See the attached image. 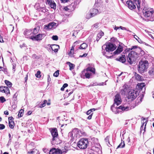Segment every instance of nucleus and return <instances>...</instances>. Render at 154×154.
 <instances>
[{
	"label": "nucleus",
	"mask_w": 154,
	"mask_h": 154,
	"mask_svg": "<svg viewBox=\"0 0 154 154\" xmlns=\"http://www.w3.org/2000/svg\"><path fill=\"white\" fill-rule=\"evenodd\" d=\"M99 23H96L93 25V28L97 29L98 27Z\"/></svg>",
	"instance_id": "53"
},
{
	"label": "nucleus",
	"mask_w": 154,
	"mask_h": 154,
	"mask_svg": "<svg viewBox=\"0 0 154 154\" xmlns=\"http://www.w3.org/2000/svg\"><path fill=\"white\" fill-rule=\"evenodd\" d=\"M74 54V51H72V50H70L68 54L71 57H73Z\"/></svg>",
	"instance_id": "45"
},
{
	"label": "nucleus",
	"mask_w": 154,
	"mask_h": 154,
	"mask_svg": "<svg viewBox=\"0 0 154 154\" xmlns=\"http://www.w3.org/2000/svg\"><path fill=\"white\" fill-rule=\"evenodd\" d=\"M144 97V95L143 94H142L141 95V97L140 96L139 97L137 98V100H138V103H140L141 102L142 100V99L143 97Z\"/></svg>",
	"instance_id": "39"
},
{
	"label": "nucleus",
	"mask_w": 154,
	"mask_h": 154,
	"mask_svg": "<svg viewBox=\"0 0 154 154\" xmlns=\"http://www.w3.org/2000/svg\"><path fill=\"white\" fill-rule=\"evenodd\" d=\"M102 52L103 54V55H105L106 56V57H108V56L106 55H105V54H106V52L105 51V49H102Z\"/></svg>",
	"instance_id": "54"
},
{
	"label": "nucleus",
	"mask_w": 154,
	"mask_h": 154,
	"mask_svg": "<svg viewBox=\"0 0 154 154\" xmlns=\"http://www.w3.org/2000/svg\"><path fill=\"white\" fill-rule=\"evenodd\" d=\"M88 145V141L87 138H82L78 142L77 145L80 149H86Z\"/></svg>",
	"instance_id": "5"
},
{
	"label": "nucleus",
	"mask_w": 154,
	"mask_h": 154,
	"mask_svg": "<svg viewBox=\"0 0 154 154\" xmlns=\"http://www.w3.org/2000/svg\"><path fill=\"white\" fill-rule=\"evenodd\" d=\"M47 102V100H44L43 103H41L39 106V107L40 108H42L44 106H45L46 105V104Z\"/></svg>",
	"instance_id": "35"
},
{
	"label": "nucleus",
	"mask_w": 154,
	"mask_h": 154,
	"mask_svg": "<svg viewBox=\"0 0 154 154\" xmlns=\"http://www.w3.org/2000/svg\"><path fill=\"white\" fill-rule=\"evenodd\" d=\"M88 47V45L85 43H83L79 47V48L80 49H85Z\"/></svg>",
	"instance_id": "28"
},
{
	"label": "nucleus",
	"mask_w": 154,
	"mask_h": 154,
	"mask_svg": "<svg viewBox=\"0 0 154 154\" xmlns=\"http://www.w3.org/2000/svg\"><path fill=\"white\" fill-rule=\"evenodd\" d=\"M67 150L66 151H62L59 149L53 148L51 149L49 152V154H62L64 152H66Z\"/></svg>",
	"instance_id": "9"
},
{
	"label": "nucleus",
	"mask_w": 154,
	"mask_h": 154,
	"mask_svg": "<svg viewBox=\"0 0 154 154\" xmlns=\"http://www.w3.org/2000/svg\"><path fill=\"white\" fill-rule=\"evenodd\" d=\"M85 70L86 71H87L88 72H89V71H90L91 72H92L94 74L95 73V70L94 68H93L91 67H88Z\"/></svg>",
	"instance_id": "26"
},
{
	"label": "nucleus",
	"mask_w": 154,
	"mask_h": 154,
	"mask_svg": "<svg viewBox=\"0 0 154 154\" xmlns=\"http://www.w3.org/2000/svg\"><path fill=\"white\" fill-rule=\"evenodd\" d=\"M92 75V74L87 71H86V70H84L82 72V74L81 75V78L85 79V78L87 79H89L90 78V76Z\"/></svg>",
	"instance_id": "13"
},
{
	"label": "nucleus",
	"mask_w": 154,
	"mask_h": 154,
	"mask_svg": "<svg viewBox=\"0 0 154 154\" xmlns=\"http://www.w3.org/2000/svg\"><path fill=\"white\" fill-rule=\"evenodd\" d=\"M114 103L111 107V109L116 113H118L117 110L118 109H121L123 111H127L129 110V107L126 106L125 105H122L118 108H115V104H116L117 106H118L121 103L122 100L120 95L119 94H117L115 96V98L114 99Z\"/></svg>",
	"instance_id": "1"
},
{
	"label": "nucleus",
	"mask_w": 154,
	"mask_h": 154,
	"mask_svg": "<svg viewBox=\"0 0 154 154\" xmlns=\"http://www.w3.org/2000/svg\"><path fill=\"white\" fill-rule=\"evenodd\" d=\"M40 73L41 72L40 71H38L37 73L35 74L36 77L38 78H40L41 77Z\"/></svg>",
	"instance_id": "42"
},
{
	"label": "nucleus",
	"mask_w": 154,
	"mask_h": 154,
	"mask_svg": "<svg viewBox=\"0 0 154 154\" xmlns=\"http://www.w3.org/2000/svg\"><path fill=\"white\" fill-rule=\"evenodd\" d=\"M32 33V30L31 29H26L24 32V34L26 36H29Z\"/></svg>",
	"instance_id": "22"
},
{
	"label": "nucleus",
	"mask_w": 154,
	"mask_h": 154,
	"mask_svg": "<svg viewBox=\"0 0 154 154\" xmlns=\"http://www.w3.org/2000/svg\"><path fill=\"white\" fill-rule=\"evenodd\" d=\"M136 51L137 52L131 51L127 56V61L130 64H132L135 61L138 55H139L140 56H142L145 54L144 51L142 50L140 47H138Z\"/></svg>",
	"instance_id": "2"
},
{
	"label": "nucleus",
	"mask_w": 154,
	"mask_h": 154,
	"mask_svg": "<svg viewBox=\"0 0 154 154\" xmlns=\"http://www.w3.org/2000/svg\"><path fill=\"white\" fill-rule=\"evenodd\" d=\"M123 89L121 90V93L122 94H125L126 93H128L129 91V88L128 85L126 84L124 85Z\"/></svg>",
	"instance_id": "17"
},
{
	"label": "nucleus",
	"mask_w": 154,
	"mask_h": 154,
	"mask_svg": "<svg viewBox=\"0 0 154 154\" xmlns=\"http://www.w3.org/2000/svg\"><path fill=\"white\" fill-rule=\"evenodd\" d=\"M87 55V54H84L82 55H80L79 56V57H85Z\"/></svg>",
	"instance_id": "63"
},
{
	"label": "nucleus",
	"mask_w": 154,
	"mask_h": 154,
	"mask_svg": "<svg viewBox=\"0 0 154 154\" xmlns=\"http://www.w3.org/2000/svg\"><path fill=\"white\" fill-rule=\"evenodd\" d=\"M63 3H66L67 2L69 1V0H60Z\"/></svg>",
	"instance_id": "60"
},
{
	"label": "nucleus",
	"mask_w": 154,
	"mask_h": 154,
	"mask_svg": "<svg viewBox=\"0 0 154 154\" xmlns=\"http://www.w3.org/2000/svg\"><path fill=\"white\" fill-rule=\"evenodd\" d=\"M145 120V119L144 118H143V122H142V123H143V124L141 125L140 128V131L141 132H142L143 131V134L145 131V129L146 128V124L147 123V121H145V122L144 121Z\"/></svg>",
	"instance_id": "15"
},
{
	"label": "nucleus",
	"mask_w": 154,
	"mask_h": 154,
	"mask_svg": "<svg viewBox=\"0 0 154 154\" xmlns=\"http://www.w3.org/2000/svg\"><path fill=\"white\" fill-rule=\"evenodd\" d=\"M98 85V83L97 82L93 83L92 84H91L90 85H89V87L93 86H96Z\"/></svg>",
	"instance_id": "48"
},
{
	"label": "nucleus",
	"mask_w": 154,
	"mask_h": 154,
	"mask_svg": "<svg viewBox=\"0 0 154 154\" xmlns=\"http://www.w3.org/2000/svg\"><path fill=\"white\" fill-rule=\"evenodd\" d=\"M80 41H77L75 42H74L73 43V44L76 46V45L79 44V43Z\"/></svg>",
	"instance_id": "61"
},
{
	"label": "nucleus",
	"mask_w": 154,
	"mask_h": 154,
	"mask_svg": "<svg viewBox=\"0 0 154 154\" xmlns=\"http://www.w3.org/2000/svg\"><path fill=\"white\" fill-rule=\"evenodd\" d=\"M51 133L53 137L51 143L53 144L55 143L54 141L57 138L58 134L57 129L56 128H53L51 131Z\"/></svg>",
	"instance_id": "7"
},
{
	"label": "nucleus",
	"mask_w": 154,
	"mask_h": 154,
	"mask_svg": "<svg viewBox=\"0 0 154 154\" xmlns=\"http://www.w3.org/2000/svg\"><path fill=\"white\" fill-rule=\"evenodd\" d=\"M109 136H107L106 138H105V141L106 142H108V143L110 145V143H109Z\"/></svg>",
	"instance_id": "50"
},
{
	"label": "nucleus",
	"mask_w": 154,
	"mask_h": 154,
	"mask_svg": "<svg viewBox=\"0 0 154 154\" xmlns=\"http://www.w3.org/2000/svg\"><path fill=\"white\" fill-rule=\"evenodd\" d=\"M144 1L145 0H135V3L139 11H140L142 9L140 6V3H142L143 5L145 4Z\"/></svg>",
	"instance_id": "14"
},
{
	"label": "nucleus",
	"mask_w": 154,
	"mask_h": 154,
	"mask_svg": "<svg viewBox=\"0 0 154 154\" xmlns=\"http://www.w3.org/2000/svg\"><path fill=\"white\" fill-rule=\"evenodd\" d=\"M8 124L9 127L10 128L13 129L14 128V122H9Z\"/></svg>",
	"instance_id": "33"
},
{
	"label": "nucleus",
	"mask_w": 154,
	"mask_h": 154,
	"mask_svg": "<svg viewBox=\"0 0 154 154\" xmlns=\"http://www.w3.org/2000/svg\"><path fill=\"white\" fill-rule=\"evenodd\" d=\"M124 46V44H123L121 42H119V46L118 47L117 49L115 51L113 52V54H112V55L113 56L114 55H115L116 54H118L122 52L123 51V48Z\"/></svg>",
	"instance_id": "10"
},
{
	"label": "nucleus",
	"mask_w": 154,
	"mask_h": 154,
	"mask_svg": "<svg viewBox=\"0 0 154 154\" xmlns=\"http://www.w3.org/2000/svg\"><path fill=\"white\" fill-rule=\"evenodd\" d=\"M138 47H139L137 46H132L131 48H129V49L127 51H128L131 50L133 49H134V48H136V49H137Z\"/></svg>",
	"instance_id": "47"
},
{
	"label": "nucleus",
	"mask_w": 154,
	"mask_h": 154,
	"mask_svg": "<svg viewBox=\"0 0 154 154\" xmlns=\"http://www.w3.org/2000/svg\"><path fill=\"white\" fill-rule=\"evenodd\" d=\"M116 60L123 63H125L126 61V57L125 55H122L119 58H117Z\"/></svg>",
	"instance_id": "19"
},
{
	"label": "nucleus",
	"mask_w": 154,
	"mask_h": 154,
	"mask_svg": "<svg viewBox=\"0 0 154 154\" xmlns=\"http://www.w3.org/2000/svg\"><path fill=\"white\" fill-rule=\"evenodd\" d=\"M44 27V29L47 30H48L53 28L51 24V23H49L48 24L45 25Z\"/></svg>",
	"instance_id": "25"
},
{
	"label": "nucleus",
	"mask_w": 154,
	"mask_h": 154,
	"mask_svg": "<svg viewBox=\"0 0 154 154\" xmlns=\"http://www.w3.org/2000/svg\"><path fill=\"white\" fill-rule=\"evenodd\" d=\"M93 114H91V115H89L88 117H87V119H91L92 118V115Z\"/></svg>",
	"instance_id": "62"
},
{
	"label": "nucleus",
	"mask_w": 154,
	"mask_h": 154,
	"mask_svg": "<svg viewBox=\"0 0 154 154\" xmlns=\"http://www.w3.org/2000/svg\"><path fill=\"white\" fill-rule=\"evenodd\" d=\"M13 119H14L12 116L9 117L8 118L9 122H14L13 120Z\"/></svg>",
	"instance_id": "52"
},
{
	"label": "nucleus",
	"mask_w": 154,
	"mask_h": 154,
	"mask_svg": "<svg viewBox=\"0 0 154 154\" xmlns=\"http://www.w3.org/2000/svg\"><path fill=\"white\" fill-rule=\"evenodd\" d=\"M24 110L22 109L20 110L18 115L19 117H21L23 116L24 113Z\"/></svg>",
	"instance_id": "32"
},
{
	"label": "nucleus",
	"mask_w": 154,
	"mask_h": 154,
	"mask_svg": "<svg viewBox=\"0 0 154 154\" xmlns=\"http://www.w3.org/2000/svg\"><path fill=\"white\" fill-rule=\"evenodd\" d=\"M46 36V35L45 34H39L35 36H32L30 38L32 39L33 40H41L43 37H45Z\"/></svg>",
	"instance_id": "12"
},
{
	"label": "nucleus",
	"mask_w": 154,
	"mask_h": 154,
	"mask_svg": "<svg viewBox=\"0 0 154 154\" xmlns=\"http://www.w3.org/2000/svg\"><path fill=\"white\" fill-rule=\"evenodd\" d=\"M69 64V69L71 70L72 69H73L74 68L75 65L74 64H72L70 63L69 62H68L67 63Z\"/></svg>",
	"instance_id": "37"
},
{
	"label": "nucleus",
	"mask_w": 154,
	"mask_h": 154,
	"mask_svg": "<svg viewBox=\"0 0 154 154\" xmlns=\"http://www.w3.org/2000/svg\"><path fill=\"white\" fill-rule=\"evenodd\" d=\"M52 39L55 41H57L58 39V37L57 35H53L52 37Z\"/></svg>",
	"instance_id": "46"
},
{
	"label": "nucleus",
	"mask_w": 154,
	"mask_h": 154,
	"mask_svg": "<svg viewBox=\"0 0 154 154\" xmlns=\"http://www.w3.org/2000/svg\"><path fill=\"white\" fill-rule=\"evenodd\" d=\"M137 41H138V42L139 43H142L143 44H145V45H148V44H147V43H146L145 42H143V41H142L139 38H138V39L137 40Z\"/></svg>",
	"instance_id": "41"
},
{
	"label": "nucleus",
	"mask_w": 154,
	"mask_h": 154,
	"mask_svg": "<svg viewBox=\"0 0 154 154\" xmlns=\"http://www.w3.org/2000/svg\"><path fill=\"white\" fill-rule=\"evenodd\" d=\"M59 70H57L56 71L54 74L53 75L56 77H57L59 75Z\"/></svg>",
	"instance_id": "44"
},
{
	"label": "nucleus",
	"mask_w": 154,
	"mask_h": 154,
	"mask_svg": "<svg viewBox=\"0 0 154 154\" xmlns=\"http://www.w3.org/2000/svg\"><path fill=\"white\" fill-rule=\"evenodd\" d=\"M87 154H97V152H95L93 150L91 149L88 150Z\"/></svg>",
	"instance_id": "36"
},
{
	"label": "nucleus",
	"mask_w": 154,
	"mask_h": 154,
	"mask_svg": "<svg viewBox=\"0 0 154 154\" xmlns=\"http://www.w3.org/2000/svg\"><path fill=\"white\" fill-rule=\"evenodd\" d=\"M47 2L49 5H50L52 2H53L52 0H47Z\"/></svg>",
	"instance_id": "58"
},
{
	"label": "nucleus",
	"mask_w": 154,
	"mask_h": 154,
	"mask_svg": "<svg viewBox=\"0 0 154 154\" xmlns=\"http://www.w3.org/2000/svg\"><path fill=\"white\" fill-rule=\"evenodd\" d=\"M51 23L53 28H55L56 26V23L52 22Z\"/></svg>",
	"instance_id": "51"
},
{
	"label": "nucleus",
	"mask_w": 154,
	"mask_h": 154,
	"mask_svg": "<svg viewBox=\"0 0 154 154\" xmlns=\"http://www.w3.org/2000/svg\"><path fill=\"white\" fill-rule=\"evenodd\" d=\"M136 79L139 81H142V76L136 73L135 75Z\"/></svg>",
	"instance_id": "29"
},
{
	"label": "nucleus",
	"mask_w": 154,
	"mask_h": 154,
	"mask_svg": "<svg viewBox=\"0 0 154 154\" xmlns=\"http://www.w3.org/2000/svg\"><path fill=\"white\" fill-rule=\"evenodd\" d=\"M138 89L140 90H143L144 88V90H145V84L144 83H141L140 84H138L137 85Z\"/></svg>",
	"instance_id": "21"
},
{
	"label": "nucleus",
	"mask_w": 154,
	"mask_h": 154,
	"mask_svg": "<svg viewBox=\"0 0 154 154\" xmlns=\"http://www.w3.org/2000/svg\"><path fill=\"white\" fill-rule=\"evenodd\" d=\"M75 46V45L74 44H73L70 50L72 51H74V48Z\"/></svg>",
	"instance_id": "64"
},
{
	"label": "nucleus",
	"mask_w": 154,
	"mask_h": 154,
	"mask_svg": "<svg viewBox=\"0 0 154 154\" xmlns=\"http://www.w3.org/2000/svg\"><path fill=\"white\" fill-rule=\"evenodd\" d=\"M91 114H93V113L92 112H91V110H89L86 112V114L87 115H90Z\"/></svg>",
	"instance_id": "56"
},
{
	"label": "nucleus",
	"mask_w": 154,
	"mask_h": 154,
	"mask_svg": "<svg viewBox=\"0 0 154 154\" xmlns=\"http://www.w3.org/2000/svg\"><path fill=\"white\" fill-rule=\"evenodd\" d=\"M101 38V37L98 34H97V36L96 40L97 42H98L100 39Z\"/></svg>",
	"instance_id": "55"
},
{
	"label": "nucleus",
	"mask_w": 154,
	"mask_h": 154,
	"mask_svg": "<svg viewBox=\"0 0 154 154\" xmlns=\"http://www.w3.org/2000/svg\"><path fill=\"white\" fill-rule=\"evenodd\" d=\"M28 153L29 154H39L40 153L38 150L35 149H33L32 150L28 151Z\"/></svg>",
	"instance_id": "24"
},
{
	"label": "nucleus",
	"mask_w": 154,
	"mask_h": 154,
	"mask_svg": "<svg viewBox=\"0 0 154 154\" xmlns=\"http://www.w3.org/2000/svg\"><path fill=\"white\" fill-rule=\"evenodd\" d=\"M126 3L128 8L132 10L136 8L135 0H134V2L131 0H128L127 1Z\"/></svg>",
	"instance_id": "11"
},
{
	"label": "nucleus",
	"mask_w": 154,
	"mask_h": 154,
	"mask_svg": "<svg viewBox=\"0 0 154 154\" xmlns=\"http://www.w3.org/2000/svg\"><path fill=\"white\" fill-rule=\"evenodd\" d=\"M142 11L144 17H143V20L147 21H154V11L152 9L144 7Z\"/></svg>",
	"instance_id": "3"
},
{
	"label": "nucleus",
	"mask_w": 154,
	"mask_h": 154,
	"mask_svg": "<svg viewBox=\"0 0 154 154\" xmlns=\"http://www.w3.org/2000/svg\"><path fill=\"white\" fill-rule=\"evenodd\" d=\"M6 101V100L5 98L2 96L0 97V102L1 103H3Z\"/></svg>",
	"instance_id": "43"
},
{
	"label": "nucleus",
	"mask_w": 154,
	"mask_h": 154,
	"mask_svg": "<svg viewBox=\"0 0 154 154\" xmlns=\"http://www.w3.org/2000/svg\"><path fill=\"white\" fill-rule=\"evenodd\" d=\"M0 91L3 93H5L6 94H10L9 90L8 87L6 86L0 87Z\"/></svg>",
	"instance_id": "16"
},
{
	"label": "nucleus",
	"mask_w": 154,
	"mask_h": 154,
	"mask_svg": "<svg viewBox=\"0 0 154 154\" xmlns=\"http://www.w3.org/2000/svg\"><path fill=\"white\" fill-rule=\"evenodd\" d=\"M68 86V85L67 83H65L64 84L62 87L60 89V90L62 91H63L64 90V89L65 88L67 87Z\"/></svg>",
	"instance_id": "40"
},
{
	"label": "nucleus",
	"mask_w": 154,
	"mask_h": 154,
	"mask_svg": "<svg viewBox=\"0 0 154 154\" xmlns=\"http://www.w3.org/2000/svg\"><path fill=\"white\" fill-rule=\"evenodd\" d=\"M149 63L146 60H141L139 63L138 67V70L141 74L146 71L149 67Z\"/></svg>",
	"instance_id": "4"
},
{
	"label": "nucleus",
	"mask_w": 154,
	"mask_h": 154,
	"mask_svg": "<svg viewBox=\"0 0 154 154\" xmlns=\"http://www.w3.org/2000/svg\"><path fill=\"white\" fill-rule=\"evenodd\" d=\"M5 82L8 87L11 88V87L12 83L9 81L5 80Z\"/></svg>",
	"instance_id": "31"
},
{
	"label": "nucleus",
	"mask_w": 154,
	"mask_h": 154,
	"mask_svg": "<svg viewBox=\"0 0 154 154\" xmlns=\"http://www.w3.org/2000/svg\"><path fill=\"white\" fill-rule=\"evenodd\" d=\"M98 34L100 35L101 37H102V36H103L104 35V33L102 32H99Z\"/></svg>",
	"instance_id": "59"
},
{
	"label": "nucleus",
	"mask_w": 154,
	"mask_h": 154,
	"mask_svg": "<svg viewBox=\"0 0 154 154\" xmlns=\"http://www.w3.org/2000/svg\"><path fill=\"white\" fill-rule=\"evenodd\" d=\"M138 95V93L137 91L134 90L129 91L128 97V98L131 99L132 100H133L135 99Z\"/></svg>",
	"instance_id": "8"
},
{
	"label": "nucleus",
	"mask_w": 154,
	"mask_h": 154,
	"mask_svg": "<svg viewBox=\"0 0 154 154\" xmlns=\"http://www.w3.org/2000/svg\"><path fill=\"white\" fill-rule=\"evenodd\" d=\"M98 12V10L97 9L93 8L90 10V17L94 16Z\"/></svg>",
	"instance_id": "20"
},
{
	"label": "nucleus",
	"mask_w": 154,
	"mask_h": 154,
	"mask_svg": "<svg viewBox=\"0 0 154 154\" xmlns=\"http://www.w3.org/2000/svg\"><path fill=\"white\" fill-rule=\"evenodd\" d=\"M13 65V70L14 72L15 71V68H16V65L14 63L12 64Z\"/></svg>",
	"instance_id": "57"
},
{
	"label": "nucleus",
	"mask_w": 154,
	"mask_h": 154,
	"mask_svg": "<svg viewBox=\"0 0 154 154\" xmlns=\"http://www.w3.org/2000/svg\"><path fill=\"white\" fill-rule=\"evenodd\" d=\"M50 6L52 8H53L54 9H56V4L54 2V1H53V2H52L50 5Z\"/></svg>",
	"instance_id": "38"
},
{
	"label": "nucleus",
	"mask_w": 154,
	"mask_h": 154,
	"mask_svg": "<svg viewBox=\"0 0 154 154\" xmlns=\"http://www.w3.org/2000/svg\"><path fill=\"white\" fill-rule=\"evenodd\" d=\"M116 46L115 45L109 43L107 45H104L102 46V49H105V50L107 52L112 51L116 48Z\"/></svg>",
	"instance_id": "6"
},
{
	"label": "nucleus",
	"mask_w": 154,
	"mask_h": 154,
	"mask_svg": "<svg viewBox=\"0 0 154 154\" xmlns=\"http://www.w3.org/2000/svg\"><path fill=\"white\" fill-rule=\"evenodd\" d=\"M101 4L102 2L100 0H96L94 6L98 7L100 6L101 5Z\"/></svg>",
	"instance_id": "27"
},
{
	"label": "nucleus",
	"mask_w": 154,
	"mask_h": 154,
	"mask_svg": "<svg viewBox=\"0 0 154 154\" xmlns=\"http://www.w3.org/2000/svg\"><path fill=\"white\" fill-rule=\"evenodd\" d=\"M149 73L150 75H152L154 74V67L151 68L149 70Z\"/></svg>",
	"instance_id": "34"
},
{
	"label": "nucleus",
	"mask_w": 154,
	"mask_h": 154,
	"mask_svg": "<svg viewBox=\"0 0 154 154\" xmlns=\"http://www.w3.org/2000/svg\"><path fill=\"white\" fill-rule=\"evenodd\" d=\"M51 48L52 50L54 52H57L60 47L59 45L56 44L51 45Z\"/></svg>",
	"instance_id": "18"
},
{
	"label": "nucleus",
	"mask_w": 154,
	"mask_h": 154,
	"mask_svg": "<svg viewBox=\"0 0 154 154\" xmlns=\"http://www.w3.org/2000/svg\"><path fill=\"white\" fill-rule=\"evenodd\" d=\"M39 29L40 27L38 26L37 27L33 29V31H32V34L34 35L36 34L38 32Z\"/></svg>",
	"instance_id": "23"
},
{
	"label": "nucleus",
	"mask_w": 154,
	"mask_h": 154,
	"mask_svg": "<svg viewBox=\"0 0 154 154\" xmlns=\"http://www.w3.org/2000/svg\"><path fill=\"white\" fill-rule=\"evenodd\" d=\"M5 125L2 124H0V130H2L5 128Z\"/></svg>",
	"instance_id": "49"
},
{
	"label": "nucleus",
	"mask_w": 154,
	"mask_h": 154,
	"mask_svg": "<svg viewBox=\"0 0 154 154\" xmlns=\"http://www.w3.org/2000/svg\"><path fill=\"white\" fill-rule=\"evenodd\" d=\"M125 146V143L124 141L122 140V142L121 143L119 144V145L117 146V149L119 148H123Z\"/></svg>",
	"instance_id": "30"
}]
</instances>
